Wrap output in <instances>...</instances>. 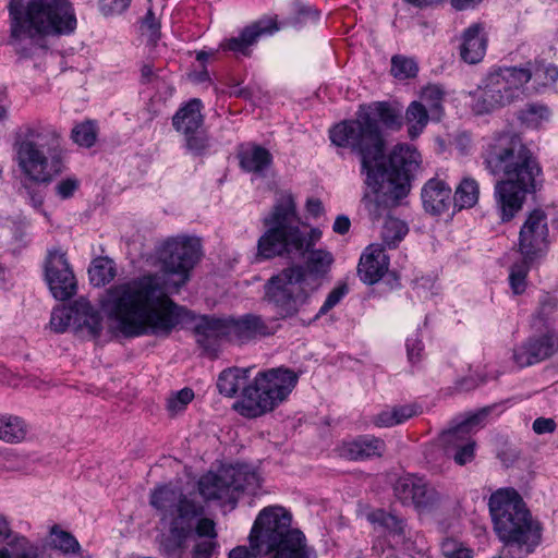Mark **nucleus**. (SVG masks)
Wrapping results in <instances>:
<instances>
[{"mask_svg": "<svg viewBox=\"0 0 558 558\" xmlns=\"http://www.w3.org/2000/svg\"><path fill=\"white\" fill-rule=\"evenodd\" d=\"M198 257L197 240H168L160 248V272L118 282L104 291L99 306L106 320L89 301L76 300L74 332L83 338L102 340L113 336H169L184 314V308L175 304L170 294L177 293L189 281Z\"/></svg>", "mask_w": 558, "mask_h": 558, "instance_id": "obj_1", "label": "nucleus"}, {"mask_svg": "<svg viewBox=\"0 0 558 558\" xmlns=\"http://www.w3.org/2000/svg\"><path fill=\"white\" fill-rule=\"evenodd\" d=\"M268 230L257 244L258 256L272 258L283 254L303 256L308 253L304 266H292L272 276L265 284V296L280 316L291 317L308 304L322 284V278L330 270L333 256L326 250H311L322 238L317 228L308 232L298 226L295 201L283 193L277 199L272 213L265 219Z\"/></svg>", "mask_w": 558, "mask_h": 558, "instance_id": "obj_2", "label": "nucleus"}, {"mask_svg": "<svg viewBox=\"0 0 558 558\" xmlns=\"http://www.w3.org/2000/svg\"><path fill=\"white\" fill-rule=\"evenodd\" d=\"M329 138L333 145L350 148L360 155L365 183L374 194H367L364 203L374 218L381 215V203L384 207L396 206L408 195L410 178L421 163V155L415 147L398 144L386 159L381 132L361 109L356 119L342 121L331 128Z\"/></svg>", "mask_w": 558, "mask_h": 558, "instance_id": "obj_3", "label": "nucleus"}, {"mask_svg": "<svg viewBox=\"0 0 558 558\" xmlns=\"http://www.w3.org/2000/svg\"><path fill=\"white\" fill-rule=\"evenodd\" d=\"M482 157L490 173H502L495 184L494 198L501 221H510L523 208L527 194L542 187V168L522 138L510 131L489 137Z\"/></svg>", "mask_w": 558, "mask_h": 558, "instance_id": "obj_4", "label": "nucleus"}, {"mask_svg": "<svg viewBox=\"0 0 558 558\" xmlns=\"http://www.w3.org/2000/svg\"><path fill=\"white\" fill-rule=\"evenodd\" d=\"M248 548H233L229 558H274L279 555L293 558L299 554L315 553L307 545L305 535L300 530L291 529L290 513L279 506L266 507L258 513L248 535Z\"/></svg>", "mask_w": 558, "mask_h": 558, "instance_id": "obj_5", "label": "nucleus"}, {"mask_svg": "<svg viewBox=\"0 0 558 558\" xmlns=\"http://www.w3.org/2000/svg\"><path fill=\"white\" fill-rule=\"evenodd\" d=\"M11 39L23 53L24 39L68 35L76 28V16L69 0H10Z\"/></svg>", "mask_w": 558, "mask_h": 558, "instance_id": "obj_6", "label": "nucleus"}, {"mask_svg": "<svg viewBox=\"0 0 558 558\" xmlns=\"http://www.w3.org/2000/svg\"><path fill=\"white\" fill-rule=\"evenodd\" d=\"M494 529L511 558H523L541 542V526L534 521L520 495L501 488L489 498Z\"/></svg>", "mask_w": 558, "mask_h": 558, "instance_id": "obj_7", "label": "nucleus"}, {"mask_svg": "<svg viewBox=\"0 0 558 558\" xmlns=\"http://www.w3.org/2000/svg\"><path fill=\"white\" fill-rule=\"evenodd\" d=\"M14 160L21 172L36 183H49L63 169L59 133L51 128L26 126L14 141Z\"/></svg>", "mask_w": 558, "mask_h": 558, "instance_id": "obj_8", "label": "nucleus"}, {"mask_svg": "<svg viewBox=\"0 0 558 558\" xmlns=\"http://www.w3.org/2000/svg\"><path fill=\"white\" fill-rule=\"evenodd\" d=\"M150 505L158 511L162 524L169 529V537L165 543L167 550L183 546L193 533L194 519L203 513L201 505L190 500L170 484L154 489Z\"/></svg>", "mask_w": 558, "mask_h": 558, "instance_id": "obj_9", "label": "nucleus"}, {"mask_svg": "<svg viewBox=\"0 0 558 558\" xmlns=\"http://www.w3.org/2000/svg\"><path fill=\"white\" fill-rule=\"evenodd\" d=\"M298 383V376L286 368L260 372L244 390L234 408L246 417H257L283 402Z\"/></svg>", "mask_w": 558, "mask_h": 558, "instance_id": "obj_10", "label": "nucleus"}, {"mask_svg": "<svg viewBox=\"0 0 558 558\" xmlns=\"http://www.w3.org/2000/svg\"><path fill=\"white\" fill-rule=\"evenodd\" d=\"M531 80L530 68L510 66L490 72L473 94V110L483 114L520 99Z\"/></svg>", "mask_w": 558, "mask_h": 558, "instance_id": "obj_11", "label": "nucleus"}, {"mask_svg": "<svg viewBox=\"0 0 558 558\" xmlns=\"http://www.w3.org/2000/svg\"><path fill=\"white\" fill-rule=\"evenodd\" d=\"M485 415L486 410H483L441 433L439 442L447 457L452 458L460 465L473 460L475 441L472 439V434L481 427Z\"/></svg>", "mask_w": 558, "mask_h": 558, "instance_id": "obj_12", "label": "nucleus"}, {"mask_svg": "<svg viewBox=\"0 0 558 558\" xmlns=\"http://www.w3.org/2000/svg\"><path fill=\"white\" fill-rule=\"evenodd\" d=\"M548 216L544 209L529 211L519 232V251L526 259L541 257L548 247Z\"/></svg>", "mask_w": 558, "mask_h": 558, "instance_id": "obj_13", "label": "nucleus"}, {"mask_svg": "<svg viewBox=\"0 0 558 558\" xmlns=\"http://www.w3.org/2000/svg\"><path fill=\"white\" fill-rule=\"evenodd\" d=\"M46 280L50 292L57 300L70 299L76 291V280L65 254L60 250L49 251L46 267Z\"/></svg>", "mask_w": 558, "mask_h": 558, "instance_id": "obj_14", "label": "nucleus"}, {"mask_svg": "<svg viewBox=\"0 0 558 558\" xmlns=\"http://www.w3.org/2000/svg\"><path fill=\"white\" fill-rule=\"evenodd\" d=\"M202 108V101L193 98L182 106L172 118L173 128L184 135L187 148L194 153H201L207 146L198 132L204 122Z\"/></svg>", "mask_w": 558, "mask_h": 558, "instance_id": "obj_15", "label": "nucleus"}, {"mask_svg": "<svg viewBox=\"0 0 558 558\" xmlns=\"http://www.w3.org/2000/svg\"><path fill=\"white\" fill-rule=\"evenodd\" d=\"M278 29L276 19L264 17L244 27L238 36L225 39L219 47L236 56L248 57L251 54V48L262 36L272 35Z\"/></svg>", "mask_w": 558, "mask_h": 558, "instance_id": "obj_16", "label": "nucleus"}, {"mask_svg": "<svg viewBox=\"0 0 558 558\" xmlns=\"http://www.w3.org/2000/svg\"><path fill=\"white\" fill-rule=\"evenodd\" d=\"M398 499L407 506L423 511L432 507L439 498L438 493L427 483L414 475L401 477L395 487Z\"/></svg>", "mask_w": 558, "mask_h": 558, "instance_id": "obj_17", "label": "nucleus"}, {"mask_svg": "<svg viewBox=\"0 0 558 558\" xmlns=\"http://www.w3.org/2000/svg\"><path fill=\"white\" fill-rule=\"evenodd\" d=\"M557 351L558 332L548 330L519 345L513 352V360L520 367H525L550 357Z\"/></svg>", "mask_w": 558, "mask_h": 558, "instance_id": "obj_18", "label": "nucleus"}, {"mask_svg": "<svg viewBox=\"0 0 558 558\" xmlns=\"http://www.w3.org/2000/svg\"><path fill=\"white\" fill-rule=\"evenodd\" d=\"M234 471L223 468L218 474L207 473L198 482L199 494L207 500L216 499L223 504H234L236 501V488L242 484L232 483Z\"/></svg>", "mask_w": 558, "mask_h": 558, "instance_id": "obj_19", "label": "nucleus"}, {"mask_svg": "<svg viewBox=\"0 0 558 558\" xmlns=\"http://www.w3.org/2000/svg\"><path fill=\"white\" fill-rule=\"evenodd\" d=\"M389 258L380 244L368 245L361 255L357 275L366 284L378 282L387 272Z\"/></svg>", "mask_w": 558, "mask_h": 558, "instance_id": "obj_20", "label": "nucleus"}, {"mask_svg": "<svg viewBox=\"0 0 558 558\" xmlns=\"http://www.w3.org/2000/svg\"><path fill=\"white\" fill-rule=\"evenodd\" d=\"M229 326V341L245 343L257 337L270 333L265 320L254 314H246L240 317H227Z\"/></svg>", "mask_w": 558, "mask_h": 558, "instance_id": "obj_21", "label": "nucleus"}, {"mask_svg": "<svg viewBox=\"0 0 558 558\" xmlns=\"http://www.w3.org/2000/svg\"><path fill=\"white\" fill-rule=\"evenodd\" d=\"M196 341L207 351H216L221 341H229L228 318L203 317L195 327Z\"/></svg>", "mask_w": 558, "mask_h": 558, "instance_id": "obj_22", "label": "nucleus"}, {"mask_svg": "<svg viewBox=\"0 0 558 558\" xmlns=\"http://www.w3.org/2000/svg\"><path fill=\"white\" fill-rule=\"evenodd\" d=\"M487 48V37L484 27L473 24L461 36L460 57L469 64H475L484 58Z\"/></svg>", "mask_w": 558, "mask_h": 558, "instance_id": "obj_23", "label": "nucleus"}, {"mask_svg": "<svg viewBox=\"0 0 558 558\" xmlns=\"http://www.w3.org/2000/svg\"><path fill=\"white\" fill-rule=\"evenodd\" d=\"M422 202L426 211L440 215L451 204V187L440 179H430L422 189Z\"/></svg>", "mask_w": 558, "mask_h": 558, "instance_id": "obj_24", "label": "nucleus"}, {"mask_svg": "<svg viewBox=\"0 0 558 558\" xmlns=\"http://www.w3.org/2000/svg\"><path fill=\"white\" fill-rule=\"evenodd\" d=\"M385 442L374 436H361L356 439L344 441L339 448L340 456L350 460H363L380 457L385 452Z\"/></svg>", "mask_w": 558, "mask_h": 558, "instance_id": "obj_25", "label": "nucleus"}, {"mask_svg": "<svg viewBox=\"0 0 558 558\" xmlns=\"http://www.w3.org/2000/svg\"><path fill=\"white\" fill-rule=\"evenodd\" d=\"M366 519L376 532L389 535L395 544L403 542L405 524L402 519L383 509L368 512Z\"/></svg>", "mask_w": 558, "mask_h": 558, "instance_id": "obj_26", "label": "nucleus"}, {"mask_svg": "<svg viewBox=\"0 0 558 558\" xmlns=\"http://www.w3.org/2000/svg\"><path fill=\"white\" fill-rule=\"evenodd\" d=\"M362 113L367 114L368 119L375 125L381 122L386 128L398 130L402 125L400 110L387 102H373L360 107Z\"/></svg>", "mask_w": 558, "mask_h": 558, "instance_id": "obj_27", "label": "nucleus"}, {"mask_svg": "<svg viewBox=\"0 0 558 558\" xmlns=\"http://www.w3.org/2000/svg\"><path fill=\"white\" fill-rule=\"evenodd\" d=\"M248 368H228L220 373L217 380L219 392L228 398L234 397L241 389L244 391L248 387ZM244 395L242 396V398Z\"/></svg>", "mask_w": 558, "mask_h": 558, "instance_id": "obj_28", "label": "nucleus"}, {"mask_svg": "<svg viewBox=\"0 0 558 558\" xmlns=\"http://www.w3.org/2000/svg\"><path fill=\"white\" fill-rule=\"evenodd\" d=\"M240 166L243 170L262 174L272 161L271 154L264 147L251 145L239 153Z\"/></svg>", "mask_w": 558, "mask_h": 558, "instance_id": "obj_29", "label": "nucleus"}, {"mask_svg": "<svg viewBox=\"0 0 558 558\" xmlns=\"http://www.w3.org/2000/svg\"><path fill=\"white\" fill-rule=\"evenodd\" d=\"M405 123L409 136L414 140L418 137L428 124L430 114L425 105L421 101H412L405 110Z\"/></svg>", "mask_w": 558, "mask_h": 558, "instance_id": "obj_30", "label": "nucleus"}, {"mask_svg": "<svg viewBox=\"0 0 558 558\" xmlns=\"http://www.w3.org/2000/svg\"><path fill=\"white\" fill-rule=\"evenodd\" d=\"M26 434L27 425L23 418L8 413H0V440L9 444L21 442L25 439Z\"/></svg>", "mask_w": 558, "mask_h": 558, "instance_id": "obj_31", "label": "nucleus"}, {"mask_svg": "<svg viewBox=\"0 0 558 558\" xmlns=\"http://www.w3.org/2000/svg\"><path fill=\"white\" fill-rule=\"evenodd\" d=\"M480 197V185L471 177H464L456 187L453 204L458 209L471 208L476 205Z\"/></svg>", "mask_w": 558, "mask_h": 558, "instance_id": "obj_32", "label": "nucleus"}, {"mask_svg": "<svg viewBox=\"0 0 558 558\" xmlns=\"http://www.w3.org/2000/svg\"><path fill=\"white\" fill-rule=\"evenodd\" d=\"M88 275L93 286L102 287L117 276L116 265L108 257L95 258L88 268Z\"/></svg>", "mask_w": 558, "mask_h": 558, "instance_id": "obj_33", "label": "nucleus"}, {"mask_svg": "<svg viewBox=\"0 0 558 558\" xmlns=\"http://www.w3.org/2000/svg\"><path fill=\"white\" fill-rule=\"evenodd\" d=\"M420 98L418 101L425 105L432 121H439L444 116L445 92L442 88L438 85H428L422 89Z\"/></svg>", "mask_w": 558, "mask_h": 558, "instance_id": "obj_34", "label": "nucleus"}, {"mask_svg": "<svg viewBox=\"0 0 558 558\" xmlns=\"http://www.w3.org/2000/svg\"><path fill=\"white\" fill-rule=\"evenodd\" d=\"M407 223L395 217H387L381 229V239L388 247H395L407 235Z\"/></svg>", "mask_w": 558, "mask_h": 558, "instance_id": "obj_35", "label": "nucleus"}, {"mask_svg": "<svg viewBox=\"0 0 558 558\" xmlns=\"http://www.w3.org/2000/svg\"><path fill=\"white\" fill-rule=\"evenodd\" d=\"M75 302L71 306L60 305L53 308L50 328L56 332H64L68 328L74 331Z\"/></svg>", "mask_w": 558, "mask_h": 558, "instance_id": "obj_36", "label": "nucleus"}, {"mask_svg": "<svg viewBox=\"0 0 558 558\" xmlns=\"http://www.w3.org/2000/svg\"><path fill=\"white\" fill-rule=\"evenodd\" d=\"M49 544L64 554L76 553L80 549V544L75 537L58 526L51 529Z\"/></svg>", "mask_w": 558, "mask_h": 558, "instance_id": "obj_37", "label": "nucleus"}, {"mask_svg": "<svg viewBox=\"0 0 558 558\" xmlns=\"http://www.w3.org/2000/svg\"><path fill=\"white\" fill-rule=\"evenodd\" d=\"M519 118L525 126L537 129L548 120L549 111L541 105H529L520 112Z\"/></svg>", "mask_w": 558, "mask_h": 558, "instance_id": "obj_38", "label": "nucleus"}, {"mask_svg": "<svg viewBox=\"0 0 558 558\" xmlns=\"http://www.w3.org/2000/svg\"><path fill=\"white\" fill-rule=\"evenodd\" d=\"M234 471L232 483L239 482L241 487L236 488V498L243 490H254L259 486V478L255 472L250 471L245 466H230Z\"/></svg>", "mask_w": 558, "mask_h": 558, "instance_id": "obj_39", "label": "nucleus"}, {"mask_svg": "<svg viewBox=\"0 0 558 558\" xmlns=\"http://www.w3.org/2000/svg\"><path fill=\"white\" fill-rule=\"evenodd\" d=\"M417 64L412 58L395 56L391 59V73L399 80H405L416 75Z\"/></svg>", "mask_w": 558, "mask_h": 558, "instance_id": "obj_40", "label": "nucleus"}, {"mask_svg": "<svg viewBox=\"0 0 558 558\" xmlns=\"http://www.w3.org/2000/svg\"><path fill=\"white\" fill-rule=\"evenodd\" d=\"M96 126L93 122L87 121L81 124H77L72 130V138L80 146L90 147L96 142Z\"/></svg>", "mask_w": 558, "mask_h": 558, "instance_id": "obj_41", "label": "nucleus"}, {"mask_svg": "<svg viewBox=\"0 0 558 558\" xmlns=\"http://www.w3.org/2000/svg\"><path fill=\"white\" fill-rule=\"evenodd\" d=\"M445 558H473V550L453 538H446L440 545Z\"/></svg>", "mask_w": 558, "mask_h": 558, "instance_id": "obj_42", "label": "nucleus"}, {"mask_svg": "<svg viewBox=\"0 0 558 558\" xmlns=\"http://www.w3.org/2000/svg\"><path fill=\"white\" fill-rule=\"evenodd\" d=\"M532 260L523 257V262L520 264H515L511 267L509 281L511 289L515 294H520L525 289V277L529 271V263Z\"/></svg>", "mask_w": 558, "mask_h": 558, "instance_id": "obj_43", "label": "nucleus"}, {"mask_svg": "<svg viewBox=\"0 0 558 558\" xmlns=\"http://www.w3.org/2000/svg\"><path fill=\"white\" fill-rule=\"evenodd\" d=\"M523 68H530L532 71V78L539 81V84L546 86L555 83L558 80V68L551 64L543 66H534L527 63Z\"/></svg>", "mask_w": 558, "mask_h": 558, "instance_id": "obj_44", "label": "nucleus"}, {"mask_svg": "<svg viewBox=\"0 0 558 558\" xmlns=\"http://www.w3.org/2000/svg\"><path fill=\"white\" fill-rule=\"evenodd\" d=\"M9 546L12 547L13 554L17 558H37L38 548L31 544L25 537H15L14 543L10 542Z\"/></svg>", "mask_w": 558, "mask_h": 558, "instance_id": "obj_45", "label": "nucleus"}, {"mask_svg": "<svg viewBox=\"0 0 558 558\" xmlns=\"http://www.w3.org/2000/svg\"><path fill=\"white\" fill-rule=\"evenodd\" d=\"M194 392L190 388H183L168 400V409L172 413H179L193 400Z\"/></svg>", "mask_w": 558, "mask_h": 558, "instance_id": "obj_46", "label": "nucleus"}, {"mask_svg": "<svg viewBox=\"0 0 558 558\" xmlns=\"http://www.w3.org/2000/svg\"><path fill=\"white\" fill-rule=\"evenodd\" d=\"M348 293V288L345 284L338 286L333 288L329 294L327 295L324 304L320 306L318 313L316 314V318L327 314L331 308H333Z\"/></svg>", "mask_w": 558, "mask_h": 558, "instance_id": "obj_47", "label": "nucleus"}, {"mask_svg": "<svg viewBox=\"0 0 558 558\" xmlns=\"http://www.w3.org/2000/svg\"><path fill=\"white\" fill-rule=\"evenodd\" d=\"M132 0H98V9L105 16L119 15L131 4Z\"/></svg>", "mask_w": 558, "mask_h": 558, "instance_id": "obj_48", "label": "nucleus"}, {"mask_svg": "<svg viewBox=\"0 0 558 558\" xmlns=\"http://www.w3.org/2000/svg\"><path fill=\"white\" fill-rule=\"evenodd\" d=\"M405 347L410 363L415 364L420 362L423 355L424 345L422 338L417 332L407 338Z\"/></svg>", "mask_w": 558, "mask_h": 558, "instance_id": "obj_49", "label": "nucleus"}, {"mask_svg": "<svg viewBox=\"0 0 558 558\" xmlns=\"http://www.w3.org/2000/svg\"><path fill=\"white\" fill-rule=\"evenodd\" d=\"M80 187V181L74 177L60 180L54 185L56 195L61 199H68L74 195Z\"/></svg>", "mask_w": 558, "mask_h": 558, "instance_id": "obj_50", "label": "nucleus"}, {"mask_svg": "<svg viewBox=\"0 0 558 558\" xmlns=\"http://www.w3.org/2000/svg\"><path fill=\"white\" fill-rule=\"evenodd\" d=\"M160 23L151 9H148L142 25L143 34L146 35L151 43H156L159 38Z\"/></svg>", "mask_w": 558, "mask_h": 558, "instance_id": "obj_51", "label": "nucleus"}, {"mask_svg": "<svg viewBox=\"0 0 558 558\" xmlns=\"http://www.w3.org/2000/svg\"><path fill=\"white\" fill-rule=\"evenodd\" d=\"M198 517H196L194 519V526H193V533L191 536H189L185 542L193 537L194 534H197L198 536H202V537H209V538H215L216 537V530H215V522L211 520V519H208V518H199L197 521Z\"/></svg>", "mask_w": 558, "mask_h": 558, "instance_id": "obj_52", "label": "nucleus"}, {"mask_svg": "<svg viewBox=\"0 0 558 558\" xmlns=\"http://www.w3.org/2000/svg\"><path fill=\"white\" fill-rule=\"evenodd\" d=\"M391 410L397 425L418 414V408L414 404L392 407Z\"/></svg>", "mask_w": 558, "mask_h": 558, "instance_id": "obj_53", "label": "nucleus"}, {"mask_svg": "<svg viewBox=\"0 0 558 558\" xmlns=\"http://www.w3.org/2000/svg\"><path fill=\"white\" fill-rule=\"evenodd\" d=\"M556 427L557 424L551 417H537L532 424V429L537 435L551 434Z\"/></svg>", "mask_w": 558, "mask_h": 558, "instance_id": "obj_54", "label": "nucleus"}, {"mask_svg": "<svg viewBox=\"0 0 558 558\" xmlns=\"http://www.w3.org/2000/svg\"><path fill=\"white\" fill-rule=\"evenodd\" d=\"M557 299L549 295V294H544L541 299H539V306H538V310H537V315L544 319L546 318L548 315H550L557 307Z\"/></svg>", "mask_w": 558, "mask_h": 558, "instance_id": "obj_55", "label": "nucleus"}, {"mask_svg": "<svg viewBox=\"0 0 558 558\" xmlns=\"http://www.w3.org/2000/svg\"><path fill=\"white\" fill-rule=\"evenodd\" d=\"M373 423L377 427H381V428L383 427H391V426L397 425L396 420L393 418V415H392L391 408H386V409L381 410L378 414H376L373 418Z\"/></svg>", "mask_w": 558, "mask_h": 558, "instance_id": "obj_56", "label": "nucleus"}, {"mask_svg": "<svg viewBox=\"0 0 558 558\" xmlns=\"http://www.w3.org/2000/svg\"><path fill=\"white\" fill-rule=\"evenodd\" d=\"M305 207H306L307 214L314 218L322 216L324 213L323 203L320 202V199L315 198V197L308 198Z\"/></svg>", "mask_w": 558, "mask_h": 558, "instance_id": "obj_57", "label": "nucleus"}, {"mask_svg": "<svg viewBox=\"0 0 558 558\" xmlns=\"http://www.w3.org/2000/svg\"><path fill=\"white\" fill-rule=\"evenodd\" d=\"M333 231L339 234H344L350 229V220L345 216H338L333 223Z\"/></svg>", "mask_w": 558, "mask_h": 558, "instance_id": "obj_58", "label": "nucleus"}, {"mask_svg": "<svg viewBox=\"0 0 558 558\" xmlns=\"http://www.w3.org/2000/svg\"><path fill=\"white\" fill-rule=\"evenodd\" d=\"M17 537L16 535H12L11 530L7 523L5 520L0 519V541L7 542L8 544L10 542L14 543V538Z\"/></svg>", "mask_w": 558, "mask_h": 558, "instance_id": "obj_59", "label": "nucleus"}, {"mask_svg": "<svg viewBox=\"0 0 558 558\" xmlns=\"http://www.w3.org/2000/svg\"><path fill=\"white\" fill-rule=\"evenodd\" d=\"M317 20L318 19V11L310 5H303L299 10V20L305 21V20Z\"/></svg>", "mask_w": 558, "mask_h": 558, "instance_id": "obj_60", "label": "nucleus"}, {"mask_svg": "<svg viewBox=\"0 0 558 558\" xmlns=\"http://www.w3.org/2000/svg\"><path fill=\"white\" fill-rule=\"evenodd\" d=\"M481 1L482 0H451V4L457 10H465L477 4Z\"/></svg>", "mask_w": 558, "mask_h": 558, "instance_id": "obj_61", "label": "nucleus"}, {"mask_svg": "<svg viewBox=\"0 0 558 558\" xmlns=\"http://www.w3.org/2000/svg\"><path fill=\"white\" fill-rule=\"evenodd\" d=\"M213 549V544L209 542H206L204 544H201L196 547V554H202V558H208Z\"/></svg>", "mask_w": 558, "mask_h": 558, "instance_id": "obj_62", "label": "nucleus"}, {"mask_svg": "<svg viewBox=\"0 0 558 558\" xmlns=\"http://www.w3.org/2000/svg\"><path fill=\"white\" fill-rule=\"evenodd\" d=\"M476 385H477V383H475V380L472 379V378H470V379H462V380L459 381V388L461 390L473 389Z\"/></svg>", "mask_w": 558, "mask_h": 558, "instance_id": "obj_63", "label": "nucleus"}, {"mask_svg": "<svg viewBox=\"0 0 558 558\" xmlns=\"http://www.w3.org/2000/svg\"><path fill=\"white\" fill-rule=\"evenodd\" d=\"M43 203H44V199H43L41 195H33L31 197V204L35 208L41 207Z\"/></svg>", "mask_w": 558, "mask_h": 558, "instance_id": "obj_64", "label": "nucleus"}]
</instances>
